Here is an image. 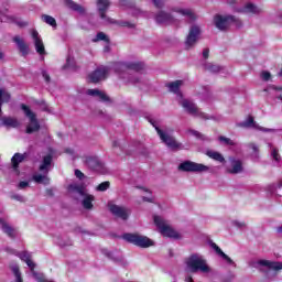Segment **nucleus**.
Here are the masks:
<instances>
[{
    "mask_svg": "<svg viewBox=\"0 0 282 282\" xmlns=\"http://www.w3.org/2000/svg\"><path fill=\"white\" fill-rule=\"evenodd\" d=\"M185 263L188 270L193 273L200 271L207 274V272H210V267L206 264V260L202 259L197 253L191 254Z\"/></svg>",
    "mask_w": 282,
    "mask_h": 282,
    "instance_id": "1",
    "label": "nucleus"
},
{
    "mask_svg": "<svg viewBox=\"0 0 282 282\" xmlns=\"http://www.w3.org/2000/svg\"><path fill=\"white\" fill-rule=\"evenodd\" d=\"M122 238L128 243H132V246H137L138 248H151L155 246L152 239L140 234H123Z\"/></svg>",
    "mask_w": 282,
    "mask_h": 282,
    "instance_id": "2",
    "label": "nucleus"
},
{
    "mask_svg": "<svg viewBox=\"0 0 282 282\" xmlns=\"http://www.w3.org/2000/svg\"><path fill=\"white\" fill-rule=\"evenodd\" d=\"M152 126L155 128V131L160 140H162V142L169 149H171V151H180V149H182V143L177 142V140H175L173 135L166 134V132H164L162 129H160V127L155 126V123L153 122Z\"/></svg>",
    "mask_w": 282,
    "mask_h": 282,
    "instance_id": "3",
    "label": "nucleus"
},
{
    "mask_svg": "<svg viewBox=\"0 0 282 282\" xmlns=\"http://www.w3.org/2000/svg\"><path fill=\"white\" fill-rule=\"evenodd\" d=\"M154 224L160 229L163 237H170V239H180V235L175 229L164 223V219L160 216H154Z\"/></svg>",
    "mask_w": 282,
    "mask_h": 282,
    "instance_id": "4",
    "label": "nucleus"
},
{
    "mask_svg": "<svg viewBox=\"0 0 282 282\" xmlns=\"http://www.w3.org/2000/svg\"><path fill=\"white\" fill-rule=\"evenodd\" d=\"M178 171H183L184 173H206L209 171V167L202 163L184 161L178 165Z\"/></svg>",
    "mask_w": 282,
    "mask_h": 282,
    "instance_id": "5",
    "label": "nucleus"
},
{
    "mask_svg": "<svg viewBox=\"0 0 282 282\" xmlns=\"http://www.w3.org/2000/svg\"><path fill=\"white\" fill-rule=\"evenodd\" d=\"M21 109L24 111V115L30 119V124L26 127V133H36L41 129L39 119H36V113H34L26 105L22 104Z\"/></svg>",
    "mask_w": 282,
    "mask_h": 282,
    "instance_id": "6",
    "label": "nucleus"
},
{
    "mask_svg": "<svg viewBox=\"0 0 282 282\" xmlns=\"http://www.w3.org/2000/svg\"><path fill=\"white\" fill-rule=\"evenodd\" d=\"M232 23H237V18L235 15L216 14L214 17V24L217 30H220L221 32L228 30Z\"/></svg>",
    "mask_w": 282,
    "mask_h": 282,
    "instance_id": "7",
    "label": "nucleus"
},
{
    "mask_svg": "<svg viewBox=\"0 0 282 282\" xmlns=\"http://www.w3.org/2000/svg\"><path fill=\"white\" fill-rule=\"evenodd\" d=\"M108 210L116 219H121L122 221H127L131 216V209L116 204H108Z\"/></svg>",
    "mask_w": 282,
    "mask_h": 282,
    "instance_id": "8",
    "label": "nucleus"
},
{
    "mask_svg": "<svg viewBox=\"0 0 282 282\" xmlns=\"http://www.w3.org/2000/svg\"><path fill=\"white\" fill-rule=\"evenodd\" d=\"M202 34V30L197 25H192L188 32V35L185 41V47L188 50L189 47H194L195 43H197L199 35Z\"/></svg>",
    "mask_w": 282,
    "mask_h": 282,
    "instance_id": "9",
    "label": "nucleus"
},
{
    "mask_svg": "<svg viewBox=\"0 0 282 282\" xmlns=\"http://www.w3.org/2000/svg\"><path fill=\"white\" fill-rule=\"evenodd\" d=\"M108 74H109V68L99 67L89 74L90 83H94L96 85V84L100 83V80H105V78H107Z\"/></svg>",
    "mask_w": 282,
    "mask_h": 282,
    "instance_id": "10",
    "label": "nucleus"
},
{
    "mask_svg": "<svg viewBox=\"0 0 282 282\" xmlns=\"http://www.w3.org/2000/svg\"><path fill=\"white\" fill-rule=\"evenodd\" d=\"M84 164H86L90 171H102L105 166L98 156H84Z\"/></svg>",
    "mask_w": 282,
    "mask_h": 282,
    "instance_id": "11",
    "label": "nucleus"
},
{
    "mask_svg": "<svg viewBox=\"0 0 282 282\" xmlns=\"http://www.w3.org/2000/svg\"><path fill=\"white\" fill-rule=\"evenodd\" d=\"M31 36L33 39V43L35 46V52L40 54V56H44L45 54V44L43 43V39L39 35V31L32 30Z\"/></svg>",
    "mask_w": 282,
    "mask_h": 282,
    "instance_id": "12",
    "label": "nucleus"
},
{
    "mask_svg": "<svg viewBox=\"0 0 282 282\" xmlns=\"http://www.w3.org/2000/svg\"><path fill=\"white\" fill-rule=\"evenodd\" d=\"M28 158V153H14L13 156L11 158V166L14 171V173H17V175H20L21 171L19 170V164H21L22 162H25V159Z\"/></svg>",
    "mask_w": 282,
    "mask_h": 282,
    "instance_id": "13",
    "label": "nucleus"
},
{
    "mask_svg": "<svg viewBox=\"0 0 282 282\" xmlns=\"http://www.w3.org/2000/svg\"><path fill=\"white\" fill-rule=\"evenodd\" d=\"M17 257H19V259H21V261H24V263H26V265L30 268L32 274L36 275V263H34L32 261V254H30V252L28 251H22L20 253H17Z\"/></svg>",
    "mask_w": 282,
    "mask_h": 282,
    "instance_id": "14",
    "label": "nucleus"
},
{
    "mask_svg": "<svg viewBox=\"0 0 282 282\" xmlns=\"http://www.w3.org/2000/svg\"><path fill=\"white\" fill-rule=\"evenodd\" d=\"M53 156L52 154H47L43 156L42 164L39 166L40 173L43 175H47L50 173V169H52Z\"/></svg>",
    "mask_w": 282,
    "mask_h": 282,
    "instance_id": "15",
    "label": "nucleus"
},
{
    "mask_svg": "<svg viewBox=\"0 0 282 282\" xmlns=\"http://www.w3.org/2000/svg\"><path fill=\"white\" fill-rule=\"evenodd\" d=\"M13 43L18 45L19 52H21L22 56H28L30 54V46L25 43L21 36L15 35L13 37Z\"/></svg>",
    "mask_w": 282,
    "mask_h": 282,
    "instance_id": "16",
    "label": "nucleus"
},
{
    "mask_svg": "<svg viewBox=\"0 0 282 282\" xmlns=\"http://www.w3.org/2000/svg\"><path fill=\"white\" fill-rule=\"evenodd\" d=\"M87 95L93 96L94 98H99L100 102H111V98H109L107 94L100 89H88Z\"/></svg>",
    "mask_w": 282,
    "mask_h": 282,
    "instance_id": "17",
    "label": "nucleus"
},
{
    "mask_svg": "<svg viewBox=\"0 0 282 282\" xmlns=\"http://www.w3.org/2000/svg\"><path fill=\"white\" fill-rule=\"evenodd\" d=\"M258 265H263L264 268H269V270H274L275 272L282 270V262L276 261L259 260Z\"/></svg>",
    "mask_w": 282,
    "mask_h": 282,
    "instance_id": "18",
    "label": "nucleus"
},
{
    "mask_svg": "<svg viewBox=\"0 0 282 282\" xmlns=\"http://www.w3.org/2000/svg\"><path fill=\"white\" fill-rule=\"evenodd\" d=\"M182 107H184V109L191 116H197V113H199V108H197V106L193 101H191L188 99H184L182 101Z\"/></svg>",
    "mask_w": 282,
    "mask_h": 282,
    "instance_id": "19",
    "label": "nucleus"
},
{
    "mask_svg": "<svg viewBox=\"0 0 282 282\" xmlns=\"http://www.w3.org/2000/svg\"><path fill=\"white\" fill-rule=\"evenodd\" d=\"M68 191L70 193H77L78 195H80V197H84V195H87V193H85V191H87V184H85V183L70 184V185H68Z\"/></svg>",
    "mask_w": 282,
    "mask_h": 282,
    "instance_id": "20",
    "label": "nucleus"
},
{
    "mask_svg": "<svg viewBox=\"0 0 282 282\" xmlns=\"http://www.w3.org/2000/svg\"><path fill=\"white\" fill-rule=\"evenodd\" d=\"M210 248H213L216 254H218V257H221V259H224L229 265H235V261H232L231 258L228 257V254L224 253V251L221 250V248H219V246H217V243L212 241Z\"/></svg>",
    "mask_w": 282,
    "mask_h": 282,
    "instance_id": "21",
    "label": "nucleus"
},
{
    "mask_svg": "<svg viewBox=\"0 0 282 282\" xmlns=\"http://www.w3.org/2000/svg\"><path fill=\"white\" fill-rule=\"evenodd\" d=\"M110 4L111 2H109V0H97L99 15L101 19H107V10H109Z\"/></svg>",
    "mask_w": 282,
    "mask_h": 282,
    "instance_id": "22",
    "label": "nucleus"
},
{
    "mask_svg": "<svg viewBox=\"0 0 282 282\" xmlns=\"http://www.w3.org/2000/svg\"><path fill=\"white\" fill-rule=\"evenodd\" d=\"M155 21H156V23H173V15L165 11H160L155 15Z\"/></svg>",
    "mask_w": 282,
    "mask_h": 282,
    "instance_id": "23",
    "label": "nucleus"
},
{
    "mask_svg": "<svg viewBox=\"0 0 282 282\" xmlns=\"http://www.w3.org/2000/svg\"><path fill=\"white\" fill-rule=\"evenodd\" d=\"M243 171V163L241 160H231V169L228 170L227 172L230 173L231 175H237Z\"/></svg>",
    "mask_w": 282,
    "mask_h": 282,
    "instance_id": "24",
    "label": "nucleus"
},
{
    "mask_svg": "<svg viewBox=\"0 0 282 282\" xmlns=\"http://www.w3.org/2000/svg\"><path fill=\"white\" fill-rule=\"evenodd\" d=\"M0 226L4 235H8L11 239H14V228H12L3 218H0Z\"/></svg>",
    "mask_w": 282,
    "mask_h": 282,
    "instance_id": "25",
    "label": "nucleus"
},
{
    "mask_svg": "<svg viewBox=\"0 0 282 282\" xmlns=\"http://www.w3.org/2000/svg\"><path fill=\"white\" fill-rule=\"evenodd\" d=\"M65 6H67V8H69L70 10H74V12L85 14V8L76 3L74 0H65Z\"/></svg>",
    "mask_w": 282,
    "mask_h": 282,
    "instance_id": "26",
    "label": "nucleus"
},
{
    "mask_svg": "<svg viewBox=\"0 0 282 282\" xmlns=\"http://www.w3.org/2000/svg\"><path fill=\"white\" fill-rule=\"evenodd\" d=\"M94 199H96V197L94 195H90V194L84 195V199L82 202V206L86 210H91V208H94Z\"/></svg>",
    "mask_w": 282,
    "mask_h": 282,
    "instance_id": "27",
    "label": "nucleus"
},
{
    "mask_svg": "<svg viewBox=\"0 0 282 282\" xmlns=\"http://www.w3.org/2000/svg\"><path fill=\"white\" fill-rule=\"evenodd\" d=\"M121 67H124L126 69H132V72H142V69H144V64L140 62L123 63L121 64Z\"/></svg>",
    "mask_w": 282,
    "mask_h": 282,
    "instance_id": "28",
    "label": "nucleus"
},
{
    "mask_svg": "<svg viewBox=\"0 0 282 282\" xmlns=\"http://www.w3.org/2000/svg\"><path fill=\"white\" fill-rule=\"evenodd\" d=\"M2 124L4 127H11L12 129H17V127H19V120H17L12 117H3Z\"/></svg>",
    "mask_w": 282,
    "mask_h": 282,
    "instance_id": "29",
    "label": "nucleus"
},
{
    "mask_svg": "<svg viewBox=\"0 0 282 282\" xmlns=\"http://www.w3.org/2000/svg\"><path fill=\"white\" fill-rule=\"evenodd\" d=\"M183 83L184 82H182V80H175V82L166 84L165 87H167L170 89V91H172V94H178L180 87H182Z\"/></svg>",
    "mask_w": 282,
    "mask_h": 282,
    "instance_id": "30",
    "label": "nucleus"
},
{
    "mask_svg": "<svg viewBox=\"0 0 282 282\" xmlns=\"http://www.w3.org/2000/svg\"><path fill=\"white\" fill-rule=\"evenodd\" d=\"M33 181L36 183V184H44V186H47L50 185V177H47V174H35L33 175Z\"/></svg>",
    "mask_w": 282,
    "mask_h": 282,
    "instance_id": "31",
    "label": "nucleus"
},
{
    "mask_svg": "<svg viewBox=\"0 0 282 282\" xmlns=\"http://www.w3.org/2000/svg\"><path fill=\"white\" fill-rule=\"evenodd\" d=\"M10 270L12 271V273L15 276V282H23V278L21 276V269L19 268V264L11 263Z\"/></svg>",
    "mask_w": 282,
    "mask_h": 282,
    "instance_id": "32",
    "label": "nucleus"
},
{
    "mask_svg": "<svg viewBox=\"0 0 282 282\" xmlns=\"http://www.w3.org/2000/svg\"><path fill=\"white\" fill-rule=\"evenodd\" d=\"M176 12H178V14H182L183 17H187V19H189V21L197 20V17L191 9H178V10H176Z\"/></svg>",
    "mask_w": 282,
    "mask_h": 282,
    "instance_id": "33",
    "label": "nucleus"
},
{
    "mask_svg": "<svg viewBox=\"0 0 282 282\" xmlns=\"http://www.w3.org/2000/svg\"><path fill=\"white\" fill-rule=\"evenodd\" d=\"M245 12L249 14H260L261 9H259L254 3L249 2L245 6Z\"/></svg>",
    "mask_w": 282,
    "mask_h": 282,
    "instance_id": "34",
    "label": "nucleus"
},
{
    "mask_svg": "<svg viewBox=\"0 0 282 282\" xmlns=\"http://www.w3.org/2000/svg\"><path fill=\"white\" fill-rule=\"evenodd\" d=\"M207 155H208V158H210L212 160H215L216 162H220V163L226 162V159L219 152L208 151Z\"/></svg>",
    "mask_w": 282,
    "mask_h": 282,
    "instance_id": "35",
    "label": "nucleus"
},
{
    "mask_svg": "<svg viewBox=\"0 0 282 282\" xmlns=\"http://www.w3.org/2000/svg\"><path fill=\"white\" fill-rule=\"evenodd\" d=\"M10 93L8 91H3L1 88H0V113H1V107L3 106V102H10Z\"/></svg>",
    "mask_w": 282,
    "mask_h": 282,
    "instance_id": "36",
    "label": "nucleus"
},
{
    "mask_svg": "<svg viewBox=\"0 0 282 282\" xmlns=\"http://www.w3.org/2000/svg\"><path fill=\"white\" fill-rule=\"evenodd\" d=\"M42 21H44V23H46L47 25H51V28H56V19H54V17L48 15V14H43L42 15Z\"/></svg>",
    "mask_w": 282,
    "mask_h": 282,
    "instance_id": "37",
    "label": "nucleus"
},
{
    "mask_svg": "<svg viewBox=\"0 0 282 282\" xmlns=\"http://www.w3.org/2000/svg\"><path fill=\"white\" fill-rule=\"evenodd\" d=\"M205 69L212 74H217L221 72V66L215 64H205Z\"/></svg>",
    "mask_w": 282,
    "mask_h": 282,
    "instance_id": "38",
    "label": "nucleus"
},
{
    "mask_svg": "<svg viewBox=\"0 0 282 282\" xmlns=\"http://www.w3.org/2000/svg\"><path fill=\"white\" fill-rule=\"evenodd\" d=\"M240 127H245V128L253 127V129H257V123L254 122V117L249 116L248 120H246L245 122L240 123Z\"/></svg>",
    "mask_w": 282,
    "mask_h": 282,
    "instance_id": "39",
    "label": "nucleus"
},
{
    "mask_svg": "<svg viewBox=\"0 0 282 282\" xmlns=\"http://www.w3.org/2000/svg\"><path fill=\"white\" fill-rule=\"evenodd\" d=\"M110 186L111 183L109 181H105L96 187V191H98L99 193H105V191H109Z\"/></svg>",
    "mask_w": 282,
    "mask_h": 282,
    "instance_id": "40",
    "label": "nucleus"
},
{
    "mask_svg": "<svg viewBox=\"0 0 282 282\" xmlns=\"http://www.w3.org/2000/svg\"><path fill=\"white\" fill-rule=\"evenodd\" d=\"M93 41L94 43H98V41H105L106 43H109V37L104 32H99Z\"/></svg>",
    "mask_w": 282,
    "mask_h": 282,
    "instance_id": "41",
    "label": "nucleus"
},
{
    "mask_svg": "<svg viewBox=\"0 0 282 282\" xmlns=\"http://www.w3.org/2000/svg\"><path fill=\"white\" fill-rule=\"evenodd\" d=\"M218 140H219L220 142H225V144H227L228 147H235V141H232L230 138H226V137H224V135H220V137L218 138Z\"/></svg>",
    "mask_w": 282,
    "mask_h": 282,
    "instance_id": "42",
    "label": "nucleus"
},
{
    "mask_svg": "<svg viewBox=\"0 0 282 282\" xmlns=\"http://www.w3.org/2000/svg\"><path fill=\"white\" fill-rule=\"evenodd\" d=\"M271 155L275 162H281V154H279V149L273 148Z\"/></svg>",
    "mask_w": 282,
    "mask_h": 282,
    "instance_id": "43",
    "label": "nucleus"
},
{
    "mask_svg": "<svg viewBox=\"0 0 282 282\" xmlns=\"http://www.w3.org/2000/svg\"><path fill=\"white\" fill-rule=\"evenodd\" d=\"M152 2L158 9L164 8V2L162 0H152Z\"/></svg>",
    "mask_w": 282,
    "mask_h": 282,
    "instance_id": "44",
    "label": "nucleus"
},
{
    "mask_svg": "<svg viewBox=\"0 0 282 282\" xmlns=\"http://www.w3.org/2000/svg\"><path fill=\"white\" fill-rule=\"evenodd\" d=\"M75 176L77 180H85V173H83L80 170H75Z\"/></svg>",
    "mask_w": 282,
    "mask_h": 282,
    "instance_id": "45",
    "label": "nucleus"
},
{
    "mask_svg": "<svg viewBox=\"0 0 282 282\" xmlns=\"http://www.w3.org/2000/svg\"><path fill=\"white\" fill-rule=\"evenodd\" d=\"M189 133H192V135H195V138L202 139L204 138V134H202L199 131L197 130H188Z\"/></svg>",
    "mask_w": 282,
    "mask_h": 282,
    "instance_id": "46",
    "label": "nucleus"
},
{
    "mask_svg": "<svg viewBox=\"0 0 282 282\" xmlns=\"http://www.w3.org/2000/svg\"><path fill=\"white\" fill-rule=\"evenodd\" d=\"M28 186H30V183L28 181H21L18 185V188L23 189L28 188Z\"/></svg>",
    "mask_w": 282,
    "mask_h": 282,
    "instance_id": "47",
    "label": "nucleus"
},
{
    "mask_svg": "<svg viewBox=\"0 0 282 282\" xmlns=\"http://www.w3.org/2000/svg\"><path fill=\"white\" fill-rule=\"evenodd\" d=\"M272 77V75L270 74V72H262V79L268 82L270 80V78Z\"/></svg>",
    "mask_w": 282,
    "mask_h": 282,
    "instance_id": "48",
    "label": "nucleus"
},
{
    "mask_svg": "<svg viewBox=\"0 0 282 282\" xmlns=\"http://www.w3.org/2000/svg\"><path fill=\"white\" fill-rule=\"evenodd\" d=\"M121 26L122 28H135V24L126 21V22H121Z\"/></svg>",
    "mask_w": 282,
    "mask_h": 282,
    "instance_id": "49",
    "label": "nucleus"
},
{
    "mask_svg": "<svg viewBox=\"0 0 282 282\" xmlns=\"http://www.w3.org/2000/svg\"><path fill=\"white\" fill-rule=\"evenodd\" d=\"M42 76H43V78H44V80H45L46 83H50L51 77H50V74H47V72L43 70V72H42Z\"/></svg>",
    "mask_w": 282,
    "mask_h": 282,
    "instance_id": "50",
    "label": "nucleus"
},
{
    "mask_svg": "<svg viewBox=\"0 0 282 282\" xmlns=\"http://www.w3.org/2000/svg\"><path fill=\"white\" fill-rule=\"evenodd\" d=\"M250 149H252L253 153H259V147L254 143H250L249 144Z\"/></svg>",
    "mask_w": 282,
    "mask_h": 282,
    "instance_id": "51",
    "label": "nucleus"
},
{
    "mask_svg": "<svg viewBox=\"0 0 282 282\" xmlns=\"http://www.w3.org/2000/svg\"><path fill=\"white\" fill-rule=\"evenodd\" d=\"M208 56H210V50H208V48L203 50V57H204L205 59H207Z\"/></svg>",
    "mask_w": 282,
    "mask_h": 282,
    "instance_id": "52",
    "label": "nucleus"
},
{
    "mask_svg": "<svg viewBox=\"0 0 282 282\" xmlns=\"http://www.w3.org/2000/svg\"><path fill=\"white\" fill-rule=\"evenodd\" d=\"M268 191H269V193H274V191H276V185H274V184L269 185Z\"/></svg>",
    "mask_w": 282,
    "mask_h": 282,
    "instance_id": "53",
    "label": "nucleus"
},
{
    "mask_svg": "<svg viewBox=\"0 0 282 282\" xmlns=\"http://www.w3.org/2000/svg\"><path fill=\"white\" fill-rule=\"evenodd\" d=\"M142 199H143V202H148L149 204H153V198H151V197L143 196Z\"/></svg>",
    "mask_w": 282,
    "mask_h": 282,
    "instance_id": "54",
    "label": "nucleus"
},
{
    "mask_svg": "<svg viewBox=\"0 0 282 282\" xmlns=\"http://www.w3.org/2000/svg\"><path fill=\"white\" fill-rule=\"evenodd\" d=\"M46 194L52 197V196H54V191H52V189H46Z\"/></svg>",
    "mask_w": 282,
    "mask_h": 282,
    "instance_id": "55",
    "label": "nucleus"
},
{
    "mask_svg": "<svg viewBox=\"0 0 282 282\" xmlns=\"http://www.w3.org/2000/svg\"><path fill=\"white\" fill-rule=\"evenodd\" d=\"M65 152L69 153L70 155H74V150H72V149H66Z\"/></svg>",
    "mask_w": 282,
    "mask_h": 282,
    "instance_id": "56",
    "label": "nucleus"
},
{
    "mask_svg": "<svg viewBox=\"0 0 282 282\" xmlns=\"http://www.w3.org/2000/svg\"><path fill=\"white\" fill-rule=\"evenodd\" d=\"M69 67V58L66 59V65H64V69H67Z\"/></svg>",
    "mask_w": 282,
    "mask_h": 282,
    "instance_id": "57",
    "label": "nucleus"
},
{
    "mask_svg": "<svg viewBox=\"0 0 282 282\" xmlns=\"http://www.w3.org/2000/svg\"><path fill=\"white\" fill-rule=\"evenodd\" d=\"M112 147H115V148H116V147H120V143H119L118 141H113V142H112Z\"/></svg>",
    "mask_w": 282,
    "mask_h": 282,
    "instance_id": "58",
    "label": "nucleus"
},
{
    "mask_svg": "<svg viewBox=\"0 0 282 282\" xmlns=\"http://www.w3.org/2000/svg\"><path fill=\"white\" fill-rule=\"evenodd\" d=\"M273 89H274L275 91H282V87H279V86L273 87Z\"/></svg>",
    "mask_w": 282,
    "mask_h": 282,
    "instance_id": "59",
    "label": "nucleus"
},
{
    "mask_svg": "<svg viewBox=\"0 0 282 282\" xmlns=\"http://www.w3.org/2000/svg\"><path fill=\"white\" fill-rule=\"evenodd\" d=\"M141 188H142V191H144V193H150V195H151V192L149 188H147V187H141Z\"/></svg>",
    "mask_w": 282,
    "mask_h": 282,
    "instance_id": "60",
    "label": "nucleus"
},
{
    "mask_svg": "<svg viewBox=\"0 0 282 282\" xmlns=\"http://www.w3.org/2000/svg\"><path fill=\"white\" fill-rule=\"evenodd\" d=\"M278 188H282V178L278 182Z\"/></svg>",
    "mask_w": 282,
    "mask_h": 282,
    "instance_id": "61",
    "label": "nucleus"
},
{
    "mask_svg": "<svg viewBox=\"0 0 282 282\" xmlns=\"http://www.w3.org/2000/svg\"><path fill=\"white\" fill-rule=\"evenodd\" d=\"M12 199H21V196L19 195L12 196Z\"/></svg>",
    "mask_w": 282,
    "mask_h": 282,
    "instance_id": "62",
    "label": "nucleus"
},
{
    "mask_svg": "<svg viewBox=\"0 0 282 282\" xmlns=\"http://www.w3.org/2000/svg\"><path fill=\"white\" fill-rule=\"evenodd\" d=\"M0 61H3V52H0Z\"/></svg>",
    "mask_w": 282,
    "mask_h": 282,
    "instance_id": "63",
    "label": "nucleus"
},
{
    "mask_svg": "<svg viewBox=\"0 0 282 282\" xmlns=\"http://www.w3.org/2000/svg\"><path fill=\"white\" fill-rule=\"evenodd\" d=\"M278 100L282 101V95L278 96Z\"/></svg>",
    "mask_w": 282,
    "mask_h": 282,
    "instance_id": "64",
    "label": "nucleus"
}]
</instances>
